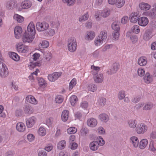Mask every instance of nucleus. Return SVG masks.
I'll list each match as a JSON object with an SVG mask.
<instances>
[{
	"label": "nucleus",
	"instance_id": "e2e57ef3",
	"mask_svg": "<svg viewBox=\"0 0 156 156\" xmlns=\"http://www.w3.org/2000/svg\"><path fill=\"white\" fill-rule=\"evenodd\" d=\"M137 73L139 76H142L145 73V71L143 69H139L137 70Z\"/></svg>",
	"mask_w": 156,
	"mask_h": 156
},
{
	"label": "nucleus",
	"instance_id": "c85d7f7f",
	"mask_svg": "<svg viewBox=\"0 0 156 156\" xmlns=\"http://www.w3.org/2000/svg\"><path fill=\"white\" fill-rule=\"evenodd\" d=\"M138 62L140 66H143L146 64L147 61L145 57H140L138 59Z\"/></svg>",
	"mask_w": 156,
	"mask_h": 156
},
{
	"label": "nucleus",
	"instance_id": "0eeeda50",
	"mask_svg": "<svg viewBox=\"0 0 156 156\" xmlns=\"http://www.w3.org/2000/svg\"><path fill=\"white\" fill-rule=\"evenodd\" d=\"M138 23L140 26L144 27L148 23V20L146 17H142L138 19Z\"/></svg>",
	"mask_w": 156,
	"mask_h": 156
},
{
	"label": "nucleus",
	"instance_id": "de8ad7c7",
	"mask_svg": "<svg viewBox=\"0 0 156 156\" xmlns=\"http://www.w3.org/2000/svg\"><path fill=\"white\" fill-rule=\"evenodd\" d=\"M41 66V63L39 61L36 62H31L30 65V66L33 68L36 66Z\"/></svg>",
	"mask_w": 156,
	"mask_h": 156
},
{
	"label": "nucleus",
	"instance_id": "a18cd8bd",
	"mask_svg": "<svg viewBox=\"0 0 156 156\" xmlns=\"http://www.w3.org/2000/svg\"><path fill=\"white\" fill-rule=\"evenodd\" d=\"M125 92L124 91L121 90L119 92L118 97V98L119 100H121L125 98Z\"/></svg>",
	"mask_w": 156,
	"mask_h": 156
},
{
	"label": "nucleus",
	"instance_id": "58836bf2",
	"mask_svg": "<svg viewBox=\"0 0 156 156\" xmlns=\"http://www.w3.org/2000/svg\"><path fill=\"white\" fill-rule=\"evenodd\" d=\"M14 19L18 23H22L23 21V17L21 16L15 14L14 16Z\"/></svg>",
	"mask_w": 156,
	"mask_h": 156
},
{
	"label": "nucleus",
	"instance_id": "dca6fc26",
	"mask_svg": "<svg viewBox=\"0 0 156 156\" xmlns=\"http://www.w3.org/2000/svg\"><path fill=\"white\" fill-rule=\"evenodd\" d=\"M130 141L134 147H137L139 144V140L137 137L135 136L131 137L130 138Z\"/></svg>",
	"mask_w": 156,
	"mask_h": 156
},
{
	"label": "nucleus",
	"instance_id": "6e6d98bb",
	"mask_svg": "<svg viewBox=\"0 0 156 156\" xmlns=\"http://www.w3.org/2000/svg\"><path fill=\"white\" fill-rule=\"evenodd\" d=\"M100 38H101L98 37L97 38V40L95 41L94 43L96 45L98 46L102 43V41H102V40Z\"/></svg>",
	"mask_w": 156,
	"mask_h": 156
},
{
	"label": "nucleus",
	"instance_id": "b1692460",
	"mask_svg": "<svg viewBox=\"0 0 156 156\" xmlns=\"http://www.w3.org/2000/svg\"><path fill=\"white\" fill-rule=\"evenodd\" d=\"M147 143L148 141L147 139H142L140 141L139 147L140 148L143 149L147 146Z\"/></svg>",
	"mask_w": 156,
	"mask_h": 156
},
{
	"label": "nucleus",
	"instance_id": "c756f323",
	"mask_svg": "<svg viewBox=\"0 0 156 156\" xmlns=\"http://www.w3.org/2000/svg\"><path fill=\"white\" fill-rule=\"evenodd\" d=\"M77 97L75 95H72L70 98V102L72 106H74L78 101Z\"/></svg>",
	"mask_w": 156,
	"mask_h": 156
},
{
	"label": "nucleus",
	"instance_id": "49530a36",
	"mask_svg": "<svg viewBox=\"0 0 156 156\" xmlns=\"http://www.w3.org/2000/svg\"><path fill=\"white\" fill-rule=\"evenodd\" d=\"M110 13V11L109 10L105 9H104L103 11L102 12L101 15V16L104 17H106L108 16Z\"/></svg>",
	"mask_w": 156,
	"mask_h": 156
},
{
	"label": "nucleus",
	"instance_id": "393cba45",
	"mask_svg": "<svg viewBox=\"0 0 156 156\" xmlns=\"http://www.w3.org/2000/svg\"><path fill=\"white\" fill-rule=\"evenodd\" d=\"M144 82L147 83H150L152 81V78L150 76V73H146L144 77Z\"/></svg>",
	"mask_w": 156,
	"mask_h": 156
},
{
	"label": "nucleus",
	"instance_id": "6ab92c4d",
	"mask_svg": "<svg viewBox=\"0 0 156 156\" xmlns=\"http://www.w3.org/2000/svg\"><path fill=\"white\" fill-rule=\"evenodd\" d=\"M22 6L24 9H28L30 8L31 6V3L29 0H25L22 3Z\"/></svg>",
	"mask_w": 156,
	"mask_h": 156
},
{
	"label": "nucleus",
	"instance_id": "ddd939ff",
	"mask_svg": "<svg viewBox=\"0 0 156 156\" xmlns=\"http://www.w3.org/2000/svg\"><path fill=\"white\" fill-rule=\"evenodd\" d=\"M14 32L15 37L17 39H19L21 36L22 28L20 27H16L14 29Z\"/></svg>",
	"mask_w": 156,
	"mask_h": 156
},
{
	"label": "nucleus",
	"instance_id": "a19ab883",
	"mask_svg": "<svg viewBox=\"0 0 156 156\" xmlns=\"http://www.w3.org/2000/svg\"><path fill=\"white\" fill-rule=\"evenodd\" d=\"M60 23L59 22L56 21H51L50 23V26L53 28H58L59 26Z\"/></svg>",
	"mask_w": 156,
	"mask_h": 156
},
{
	"label": "nucleus",
	"instance_id": "79ce46f5",
	"mask_svg": "<svg viewBox=\"0 0 156 156\" xmlns=\"http://www.w3.org/2000/svg\"><path fill=\"white\" fill-rule=\"evenodd\" d=\"M69 50L71 52H74L76 49V44L68 45Z\"/></svg>",
	"mask_w": 156,
	"mask_h": 156
},
{
	"label": "nucleus",
	"instance_id": "c9c22d12",
	"mask_svg": "<svg viewBox=\"0 0 156 156\" xmlns=\"http://www.w3.org/2000/svg\"><path fill=\"white\" fill-rule=\"evenodd\" d=\"M49 42L47 41H42V43H40L39 44V47L45 48H47L49 46Z\"/></svg>",
	"mask_w": 156,
	"mask_h": 156
},
{
	"label": "nucleus",
	"instance_id": "1a4fd4ad",
	"mask_svg": "<svg viewBox=\"0 0 156 156\" xmlns=\"http://www.w3.org/2000/svg\"><path fill=\"white\" fill-rule=\"evenodd\" d=\"M17 5L16 1L11 0L6 3V7L9 10H12L16 7Z\"/></svg>",
	"mask_w": 156,
	"mask_h": 156
},
{
	"label": "nucleus",
	"instance_id": "052dcab7",
	"mask_svg": "<svg viewBox=\"0 0 156 156\" xmlns=\"http://www.w3.org/2000/svg\"><path fill=\"white\" fill-rule=\"evenodd\" d=\"M153 107V105L152 104L148 103L146 104L143 107L144 110H147L151 109Z\"/></svg>",
	"mask_w": 156,
	"mask_h": 156
},
{
	"label": "nucleus",
	"instance_id": "f704fd0d",
	"mask_svg": "<svg viewBox=\"0 0 156 156\" xmlns=\"http://www.w3.org/2000/svg\"><path fill=\"white\" fill-rule=\"evenodd\" d=\"M107 34L106 31L104 30L101 32L98 37L101 38L102 41H105L107 38Z\"/></svg>",
	"mask_w": 156,
	"mask_h": 156
},
{
	"label": "nucleus",
	"instance_id": "cd10ccee",
	"mask_svg": "<svg viewBox=\"0 0 156 156\" xmlns=\"http://www.w3.org/2000/svg\"><path fill=\"white\" fill-rule=\"evenodd\" d=\"M66 145V142L65 140H62L60 141L57 144L58 149L61 150L63 149Z\"/></svg>",
	"mask_w": 156,
	"mask_h": 156
},
{
	"label": "nucleus",
	"instance_id": "7ed1b4c3",
	"mask_svg": "<svg viewBox=\"0 0 156 156\" xmlns=\"http://www.w3.org/2000/svg\"><path fill=\"white\" fill-rule=\"evenodd\" d=\"M147 126L144 123H139L136 128V131L138 134H143L147 130Z\"/></svg>",
	"mask_w": 156,
	"mask_h": 156
},
{
	"label": "nucleus",
	"instance_id": "c03bdc74",
	"mask_svg": "<svg viewBox=\"0 0 156 156\" xmlns=\"http://www.w3.org/2000/svg\"><path fill=\"white\" fill-rule=\"evenodd\" d=\"M77 131V129L73 127H70L67 130V132L69 134H74Z\"/></svg>",
	"mask_w": 156,
	"mask_h": 156
},
{
	"label": "nucleus",
	"instance_id": "f8f14e48",
	"mask_svg": "<svg viewBox=\"0 0 156 156\" xmlns=\"http://www.w3.org/2000/svg\"><path fill=\"white\" fill-rule=\"evenodd\" d=\"M9 71L7 67H2L0 69V75L2 77H5L8 75Z\"/></svg>",
	"mask_w": 156,
	"mask_h": 156
},
{
	"label": "nucleus",
	"instance_id": "13d9d810",
	"mask_svg": "<svg viewBox=\"0 0 156 156\" xmlns=\"http://www.w3.org/2000/svg\"><path fill=\"white\" fill-rule=\"evenodd\" d=\"M52 58L51 54L48 52L47 54L45 55V61H49Z\"/></svg>",
	"mask_w": 156,
	"mask_h": 156
},
{
	"label": "nucleus",
	"instance_id": "39448f33",
	"mask_svg": "<svg viewBox=\"0 0 156 156\" xmlns=\"http://www.w3.org/2000/svg\"><path fill=\"white\" fill-rule=\"evenodd\" d=\"M119 63H115L113 64L112 68L107 71V73L109 75H112L115 73L119 69Z\"/></svg>",
	"mask_w": 156,
	"mask_h": 156
},
{
	"label": "nucleus",
	"instance_id": "680f3d73",
	"mask_svg": "<svg viewBox=\"0 0 156 156\" xmlns=\"http://www.w3.org/2000/svg\"><path fill=\"white\" fill-rule=\"evenodd\" d=\"M130 39L133 43H135L137 41V37L136 35H132L130 36Z\"/></svg>",
	"mask_w": 156,
	"mask_h": 156
},
{
	"label": "nucleus",
	"instance_id": "72a5a7b5",
	"mask_svg": "<svg viewBox=\"0 0 156 156\" xmlns=\"http://www.w3.org/2000/svg\"><path fill=\"white\" fill-rule=\"evenodd\" d=\"M10 57L15 61H18L20 58V57L16 53L12 52L9 54Z\"/></svg>",
	"mask_w": 156,
	"mask_h": 156
},
{
	"label": "nucleus",
	"instance_id": "603ef678",
	"mask_svg": "<svg viewBox=\"0 0 156 156\" xmlns=\"http://www.w3.org/2000/svg\"><path fill=\"white\" fill-rule=\"evenodd\" d=\"M55 32L54 29H50L46 32V34L49 36H52L55 34Z\"/></svg>",
	"mask_w": 156,
	"mask_h": 156
},
{
	"label": "nucleus",
	"instance_id": "4d7b16f0",
	"mask_svg": "<svg viewBox=\"0 0 156 156\" xmlns=\"http://www.w3.org/2000/svg\"><path fill=\"white\" fill-rule=\"evenodd\" d=\"M129 21V18L127 16H124L122 19L121 20V22L123 24H125Z\"/></svg>",
	"mask_w": 156,
	"mask_h": 156
},
{
	"label": "nucleus",
	"instance_id": "864d4df0",
	"mask_svg": "<svg viewBox=\"0 0 156 156\" xmlns=\"http://www.w3.org/2000/svg\"><path fill=\"white\" fill-rule=\"evenodd\" d=\"M63 100V99L61 96H58L55 98V101L56 103L59 104L62 102Z\"/></svg>",
	"mask_w": 156,
	"mask_h": 156
},
{
	"label": "nucleus",
	"instance_id": "20e7f679",
	"mask_svg": "<svg viewBox=\"0 0 156 156\" xmlns=\"http://www.w3.org/2000/svg\"><path fill=\"white\" fill-rule=\"evenodd\" d=\"M36 26L37 29L39 32L47 30L49 27L48 23L45 22H37Z\"/></svg>",
	"mask_w": 156,
	"mask_h": 156
},
{
	"label": "nucleus",
	"instance_id": "412c9836",
	"mask_svg": "<svg viewBox=\"0 0 156 156\" xmlns=\"http://www.w3.org/2000/svg\"><path fill=\"white\" fill-rule=\"evenodd\" d=\"M85 39L87 40H91L95 37L94 33L92 31H87L86 33Z\"/></svg>",
	"mask_w": 156,
	"mask_h": 156
},
{
	"label": "nucleus",
	"instance_id": "ea45409f",
	"mask_svg": "<svg viewBox=\"0 0 156 156\" xmlns=\"http://www.w3.org/2000/svg\"><path fill=\"white\" fill-rule=\"evenodd\" d=\"M88 88L89 90L92 92H94L97 90V86L94 84H89L88 87Z\"/></svg>",
	"mask_w": 156,
	"mask_h": 156
},
{
	"label": "nucleus",
	"instance_id": "338daca9",
	"mask_svg": "<svg viewBox=\"0 0 156 156\" xmlns=\"http://www.w3.org/2000/svg\"><path fill=\"white\" fill-rule=\"evenodd\" d=\"M53 120V118H50L47 119L46 121V124L48 126H51Z\"/></svg>",
	"mask_w": 156,
	"mask_h": 156
},
{
	"label": "nucleus",
	"instance_id": "4468645a",
	"mask_svg": "<svg viewBox=\"0 0 156 156\" xmlns=\"http://www.w3.org/2000/svg\"><path fill=\"white\" fill-rule=\"evenodd\" d=\"M89 147L90 150L95 151L98 149L99 147V144L97 141H93L90 144Z\"/></svg>",
	"mask_w": 156,
	"mask_h": 156
},
{
	"label": "nucleus",
	"instance_id": "423d86ee",
	"mask_svg": "<svg viewBox=\"0 0 156 156\" xmlns=\"http://www.w3.org/2000/svg\"><path fill=\"white\" fill-rule=\"evenodd\" d=\"M139 16L138 13L135 12H132L129 17L130 21L133 23H136L137 21H138Z\"/></svg>",
	"mask_w": 156,
	"mask_h": 156
},
{
	"label": "nucleus",
	"instance_id": "774afa93",
	"mask_svg": "<svg viewBox=\"0 0 156 156\" xmlns=\"http://www.w3.org/2000/svg\"><path fill=\"white\" fill-rule=\"evenodd\" d=\"M38 156H46L47 153L45 150H40L38 153Z\"/></svg>",
	"mask_w": 156,
	"mask_h": 156
},
{
	"label": "nucleus",
	"instance_id": "a878e982",
	"mask_svg": "<svg viewBox=\"0 0 156 156\" xmlns=\"http://www.w3.org/2000/svg\"><path fill=\"white\" fill-rule=\"evenodd\" d=\"M106 102V99L104 98H101L98 100V105L99 107L104 106Z\"/></svg>",
	"mask_w": 156,
	"mask_h": 156
},
{
	"label": "nucleus",
	"instance_id": "2eb2a0df",
	"mask_svg": "<svg viewBox=\"0 0 156 156\" xmlns=\"http://www.w3.org/2000/svg\"><path fill=\"white\" fill-rule=\"evenodd\" d=\"M94 80L95 82L100 83H101L103 80V74L101 73L94 76Z\"/></svg>",
	"mask_w": 156,
	"mask_h": 156
},
{
	"label": "nucleus",
	"instance_id": "f03ea898",
	"mask_svg": "<svg viewBox=\"0 0 156 156\" xmlns=\"http://www.w3.org/2000/svg\"><path fill=\"white\" fill-rule=\"evenodd\" d=\"M112 28L114 30V32L112 35L113 39L114 40H117L119 39L120 30V27L117 21H115L112 24Z\"/></svg>",
	"mask_w": 156,
	"mask_h": 156
},
{
	"label": "nucleus",
	"instance_id": "9d476101",
	"mask_svg": "<svg viewBox=\"0 0 156 156\" xmlns=\"http://www.w3.org/2000/svg\"><path fill=\"white\" fill-rule=\"evenodd\" d=\"M87 124L88 126L92 127H94L97 124V121L95 119L91 118L87 120Z\"/></svg>",
	"mask_w": 156,
	"mask_h": 156
},
{
	"label": "nucleus",
	"instance_id": "f3484780",
	"mask_svg": "<svg viewBox=\"0 0 156 156\" xmlns=\"http://www.w3.org/2000/svg\"><path fill=\"white\" fill-rule=\"evenodd\" d=\"M16 129L18 131L23 132L25 130V126L23 122H20L17 124Z\"/></svg>",
	"mask_w": 156,
	"mask_h": 156
},
{
	"label": "nucleus",
	"instance_id": "37998d69",
	"mask_svg": "<svg viewBox=\"0 0 156 156\" xmlns=\"http://www.w3.org/2000/svg\"><path fill=\"white\" fill-rule=\"evenodd\" d=\"M71 44H76V40L74 37H72L68 39V45H70Z\"/></svg>",
	"mask_w": 156,
	"mask_h": 156
},
{
	"label": "nucleus",
	"instance_id": "4be33fe9",
	"mask_svg": "<svg viewBox=\"0 0 156 156\" xmlns=\"http://www.w3.org/2000/svg\"><path fill=\"white\" fill-rule=\"evenodd\" d=\"M69 112L66 110H64L62 114L61 118L64 122H66L68 118Z\"/></svg>",
	"mask_w": 156,
	"mask_h": 156
},
{
	"label": "nucleus",
	"instance_id": "7c9ffc66",
	"mask_svg": "<svg viewBox=\"0 0 156 156\" xmlns=\"http://www.w3.org/2000/svg\"><path fill=\"white\" fill-rule=\"evenodd\" d=\"M37 80L38 82V84L40 87L44 88L46 86L47 83L44 79L42 78H37Z\"/></svg>",
	"mask_w": 156,
	"mask_h": 156
},
{
	"label": "nucleus",
	"instance_id": "3c124183",
	"mask_svg": "<svg viewBox=\"0 0 156 156\" xmlns=\"http://www.w3.org/2000/svg\"><path fill=\"white\" fill-rule=\"evenodd\" d=\"M80 133L81 135H86L88 133V130L87 128L83 127L80 130Z\"/></svg>",
	"mask_w": 156,
	"mask_h": 156
},
{
	"label": "nucleus",
	"instance_id": "aec40b11",
	"mask_svg": "<svg viewBox=\"0 0 156 156\" xmlns=\"http://www.w3.org/2000/svg\"><path fill=\"white\" fill-rule=\"evenodd\" d=\"M26 99L27 101L32 104H36L37 103V101L34 96L31 95L27 96Z\"/></svg>",
	"mask_w": 156,
	"mask_h": 156
},
{
	"label": "nucleus",
	"instance_id": "9b49d317",
	"mask_svg": "<svg viewBox=\"0 0 156 156\" xmlns=\"http://www.w3.org/2000/svg\"><path fill=\"white\" fill-rule=\"evenodd\" d=\"M36 118L34 116L30 118L26 121V125L28 128H31L35 122Z\"/></svg>",
	"mask_w": 156,
	"mask_h": 156
},
{
	"label": "nucleus",
	"instance_id": "5fc2aeb1",
	"mask_svg": "<svg viewBox=\"0 0 156 156\" xmlns=\"http://www.w3.org/2000/svg\"><path fill=\"white\" fill-rule=\"evenodd\" d=\"M132 30L133 32H135L136 34L139 33L140 30L139 28V26L137 25H134L132 28Z\"/></svg>",
	"mask_w": 156,
	"mask_h": 156
},
{
	"label": "nucleus",
	"instance_id": "5701e85b",
	"mask_svg": "<svg viewBox=\"0 0 156 156\" xmlns=\"http://www.w3.org/2000/svg\"><path fill=\"white\" fill-rule=\"evenodd\" d=\"M129 126L131 128L134 129L136 127L137 121L135 119H130L128 122Z\"/></svg>",
	"mask_w": 156,
	"mask_h": 156
},
{
	"label": "nucleus",
	"instance_id": "09e8293b",
	"mask_svg": "<svg viewBox=\"0 0 156 156\" xmlns=\"http://www.w3.org/2000/svg\"><path fill=\"white\" fill-rule=\"evenodd\" d=\"M88 17L89 16L87 12L80 17L79 21L80 22L85 21L88 19Z\"/></svg>",
	"mask_w": 156,
	"mask_h": 156
},
{
	"label": "nucleus",
	"instance_id": "8fccbe9b",
	"mask_svg": "<svg viewBox=\"0 0 156 156\" xmlns=\"http://www.w3.org/2000/svg\"><path fill=\"white\" fill-rule=\"evenodd\" d=\"M38 134L41 136H44L45 134V129L43 127H40L38 130Z\"/></svg>",
	"mask_w": 156,
	"mask_h": 156
},
{
	"label": "nucleus",
	"instance_id": "bb28decb",
	"mask_svg": "<svg viewBox=\"0 0 156 156\" xmlns=\"http://www.w3.org/2000/svg\"><path fill=\"white\" fill-rule=\"evenodd\" d=\"M24 111L25 113L30 114L33 112V108L30 105H26L23 108Z\"/></svg>",
	"mask_w": 156,
	"mask_h": 156
},
{
	"label": "nucleus",
	"instance_id": "69168bd1",
	"mask_svg": "<svg viewBox=\"0 0 156 156\" xmlns=\"http://www.w3.org/2000/svg\"><path fill=\"white\" fill-rule=\"evenodd\" d=\"M22 110L20 109H17L15 112L16 115L17 117H20L22 116Z\"/></svg>",
	"mask_w": 156,
	"mask_h": 156
},
{
	"label": "nucleus",
	"instance_id": "4c0bfd02",
	"mask_svg": "<svg viewBox=\"0 0 156 156\" xmlns=\"http://www.w3.org/2000/svg\"><path fill=\"white\" fill-rule=\"evenodd\" d=\"M76 79L75 78L73 79L69 83V90H71L73 87L76 85Z\"/></svg>",
	"mask_w": 156,
	"mask_h": 156
},
{
	"label": "nucleus",
	"instance_id": "f257e3e1",
	"mask_svg": "<svg viewBox=\"0 0 156 156\" xmlns=\"http://www.w3.org/2000/svg\"><path fill=\"white\" fill-rule=\"evenodd\" d=\"M35 30L34 25L32 22H30L26 30L22 37L23 41L24 42L30 43L35 37Z\"/></svg>",
	"mask_w": 156,
	"mask_h": 156
},
{
	"label": "nucleus",
	"instance_id": "2f4dec72",
	"mask_svg": "<svg viewBox=\"0 0 156 156\" xmlns=\"http://www.w3.org/2000/svg\"><path fill=\"white\" fill-rule=\"evenodd\" d=\"M99 118L101 121L106 122L109 119L108 116L105 113H102L100 115Z\"/></svg>",
	"mask_w": 156,
	"mask_h": 156
},
{
	"label": "nucleus",
	"instance_id": "0e129e2a",
	"mask_svg": "<svg viewBox=\"0 0 156 156\" xmlns=\"http://www.w3.org/2000/svg\"><path fill=\"white\" fill-rule=\"evenodd\" d=\"M53 76L54 77L55 81L58 79L61 75L60 73L55 72L52 73Z\"/></svg>",
	"mask_w": 156,
	"mask_h": 156
},
{
	"label": "nucleus",
	"instance_id": "473e14b6",
	"mask_svg": "<svg viewBox=\"0 0 156 156\" xmlns=\"http://www.w3.org/2000/svg\"><path fill=\"white\" fill-rule=\"evenodd\" d=\"M145 14L146 16L151 19H154L156 17V13L152 10L146 12Z\"/></svg>",
	"mask_w": 156,
	"mask_h": 156
},
{
	"label": "nucleus",
	"instance_id": "bf43d9fd",
	"mask_svg": "<svg viewBox=\"0 0 156 156\" xmlns=\"http://www.w3.org/2000/svg\"><path fill=\"white\" fill-rule=\"evenodd\" d=\"M99 144V146H102L105 144V141L101 136H99L98 140L97 141Z\"/></svg>",
	"mask_w": 156,
	"mask_h": 156
},
{
	"label": "nucleus",
	"instance_id": "e433bc0d",
	"mask_svg": "<svg viewBox=\"0 0 156 156\" xmlns=\"http://www.w3.org/2000/svg\"><path fill=\"white\" fill-rule=\"evenodd\" d=\"M125 3L124 0H116L115 4L116 7L121 8L124 5Z\"/></svg>",
	"mask_w": 156,
	"mask_h": 156
},
{
	"label": "nucleus",
	"instance_id": "a211bd4d",
	"mask_svg": "<svg viewBox=\"0 0 156 156\" xmlns=\"http://www.w3.org/2000/svg\"><path fill=\"white\" fill-rule=\"evenodd\" d=\"M139 6L142 10H147L149 9L151 6L148 3L142 2L139 4Z\"/></svg>",
	"mask_w": 156,
	"mask_h": 156
},
{
	"label": "nucleus",
	"instance_id": "6e6552de",
	"mask_svg": "<svg viewBox=\"0 0 156 156\" xmlns=\"http://www.w3.org/2000/svg\"><path fill=\"white\" fill-rule=\"evenodd\" d=\"M152 36L151 31L150 29H147L146 30L143 35V39L145 41H148Z\"/></svg>",
	"mask_w": 156,
	"mask_h": 156
}]
</instances>
